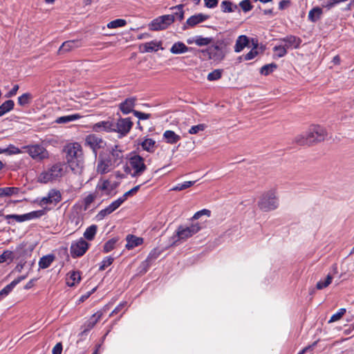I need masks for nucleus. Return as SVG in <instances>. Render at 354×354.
Segmentation results:
<instances>
[{
  "label": "nucleus",
  "instance_id": "1",
  "mask_svg": "<svg viewBox=\"0 0 354 354\" xmlns=\"http://www.w3.org/2000/svg\"><path fill=\"white\" fill-rule=\"evenodd\" d=\"M63 151L66 154V160L71 170L75 173L80 171L84 163L81 145L78 142L68 144L64 147Z\"/></svg>",
  "mask_w": 354,
  "mask_h": 354
},
{
  "label": "nucleus",
  "instance_id": "2",
  "mask_svg": "<svg viewBox=\"0 0 354 354\" xmlns=\"http://www.w3.org/2000/svg\"><path fill=\"white\" fill-rule=\"evenodd\" d=\"M326 136L325 129L319 125H312L303 134L295 138V142L299 145H311L315 142L324 141Z\"/></svg>",
  "mask_w": 354,
  "mask_h": 354
},
{
  "label": "nucleus",
  "instance_id": "3",
  "mask_svg": "<svg viewBox=\"0 0 354 354\" xmlns=\"http://www.w3.org/2000/svg\"><path fill=\"white\" fill-rule=\"evenodd\" d=\"M230 42L227 39H217L216 42L202 52L210 59L216 62L222 61L229 52Z\"/></svg>",
  "mask_w": 354,
  "mask_h": 354
},
{
  "label": "nucleus",
  "instance_id": "4",
  "mask_svg": "<svg viewBox=\"0 0 354 354\" xmlns=\"http://www.w3.org/2000/svg\"><path fill=\"white\" fill-rule=\"evenodd\" d=\"M201 224L197 222L192 223L189 226L180 225L178 227L176 234L171 237V245L176 244L180 240H186L201 230Z\"/></svg>",
  "mask_w": 354,
  "mask_h": 354
},
{
  "label": "nucleus",
  "instance_id": "5",
  "mask_svg": "<svg viewBox=\"0 0 354 354\" xmlns=\"http://www.w3.org/2000/svg\"><path fill=\"white\" fill-rule=\"evenodd\" d=\"M63 167L64 165L61 162L55 163L48 170L41 172L38 176L37 181L46 184L59 179L63 176Z\"/></svg>",
  "mask_w": 354,
  "mask_h": 354
},
{
  "label": "nucleus",
  "instance_id": "6",
  "mask_svg": "<svg viewBox=\"0 0 354 354\" xmlns=\"http://www.w3.org/2000/svg\"><path fill=\"white\" fill-rule=\"evenodd\" d=\"M279 201L274 192L270 190L263 194L258 202L259 207L263 212H270L277 208Z\"/></svg>",
  "mask_w": 354,
  "mask_h": 354
},
{
  "label": "nucleus",
  "instance_id": "7",
  "mask_svg": "<svg viewBox=\"0 0 354 354\" xmlns=\"http://www.w3.org/2000/svg\"><path fill=\"white\" fill-rule=\"evenodd\" d=\"M84 145L92 150L94 157L96 158L98 149L104 148L106 142L100 136L91 133L86 136Z\"/></svg>",
  "mask_w": 354,
  "mask_h": 354
},
{
  "label": "nucleus",
  "instance_id": "8",
  "mask_svg": "<svg viewBox=\"0 0 354 354\" xmlns=\"http://www.w3.org/2000/svg\"><path fill=\"white\" fill-rule=\"evenodd\" d=\"M175 21L174 15H165L158 17L149 24V29L153 31L165 30Z\"/></svg>",
  "mask_w": 354,
  "mask_h": 354
},
{
  "label": "nucleus",
  "instance_id": "9",
  "mask_svg": "<svg viewBox=\"0 0 354 354\" xmlns=\"http://www.w3.org/2000/svg\"><path fill=\"white\" fill-rule=\"evenodd\" d=\"M133 125V123L131 118H119L116 122H114L115 130H113V132H117L118 138H122L130 132Z\"/></svg>",
  "mask_w": 354,
  "mask_h": 354
},
{
  "label": "nucleus",
  "instance_id": "10",
  "mask_svg": "<svg viewBox=\"0 0 354 354\" xmlns=\"http://www.w3.org/2000/svg\"><path fill=\"white\" fill-rule=\"evenodd\" d=\"M130 167L133 169V172L131 174L133 178L141 176L143 172L147 169V166L145 164V160L140 155H133L129 160Z\"/></svg>",
  "mask_w": 354,
  "mask_h": 354
},
{
  "label": "nucleus",
  "instance_id": "11",
  "mask_svg": "<svg viewBox=\"0 0 354 354\" xmlns=\"http://www.w3.org/2000/svg\"><path fill=\"white\" fill-rule=\"evenodd\" d=\"M89 243L83 238L73 241L70 247L71 257L74 259L82 257L89 248Z\"/></svg>",
  "mask_w": 354,
  "mask_h": 354
},
{
  "label": "nucleus",
  "instance_id": "12",
  "mask_svg": "<svg viewBox=\"0 0 354 354\" xmlns=\"http://www.w3.org/2000/svg\"><path fill=\"white\" fill-rule=\"evenodd\" d=\"M24 149L35 160H42L48 158V151L41 145H28Z\"/></svg>",
  "mask_w": 354,
  "mask_h": 354
},
{
  "label": "nucleus",
  "instance_id": "13",
  "mask_svg": "<svg viewBox=\"0 0 354 354\" xmlns=\"http://www.w3.org/2000/svg\"><path fill=\"white\" fill-rule=\"evenodd\" d=\"M115 167L116 166L112 162V159L109 154L106 156H104L102 154H100L97 165V171L99 174H106L111 169Z\"/></svg>",
  "mask_w": 354,
  "mask_h": 354
},
{
  "label": "nucleus",
  "instance_id": "14",
  "mask_svg": "<svg viewBox=\"0 0 354 354\" xmlns=\"http://www.w3.org/2000/svg\"><path fill=\"white\" fill-rule=\"evenodd\" d=\"M62 200V194L59 190L56 189H51L48 192L46 196L43 197L40 202L39 205L42 206L44 205L54 204L56 205Z\"/></svg>",
  "mask_w": 354,
  "mask_h": 354
},
{
  "label": "nucleus",
  "instance_id": "15",
  "mask_svg": "<svg viewBox=\"0 0 354 354\" xmlns=\"http://www.w3.org/2000/svg\"><path fill=\"white\" fill-rule=\"evenodd\" d=\"M102 316V312L97 311L92 315L88 320H86L82 325L83 329L80 335L82 336L86 335L95 326Z\"/></svg>",
  "mask_w": 354,
  "mask_h": 354
},
{
  "label": "nucleus",
  "instance_id": "16",
  "mask_svg": "<svg viewBox=\"0 0 354 354\" xmlns=\"http://www.w3.org/2000/svg\"><path fill=\"white\" fill-rule=\"evenodd\" d=\"M209 18V15L203 13L194 15L187 19L186 23L183 26V30H185L189 28H193Z\"/></svg>",
  "mask_w": 354,
  "mask_h": 354
},
{
  "label": "nucleus",
  "instance_id": "17",
  "mask_svg": "<svg viewBox=\"0 0 354 354\" xmlns=\"http://www.w3.org/2000/svg\"><path fill=\"white\" fill-rule=\"evenodd\" d=\"M136 101L137 98L136 97H127L120 103L119 109L124 115H127L130 113L133 114V111H136L134 107L136 106Z\"/></svg>",
  "mask_w": 354,
  "mask_h": 354
},
{
  "label": "nucleus",
  "instance_id": "18",
  "mask_svg": "<svg viewBox=\"0 0 354 354\" xmlns=\"http://www.w3.org/2000/svg\"><path fill=\"white\" fill-rule=\"evenodd\" d=\"M123 152L124 151L121 149L119 145H115L113 147H111V149L109 151V154L112 159V162L116 166V167H118L123 162Z\"/></svg>",
  "mask_w": 354,
  "mask_h": 354
},
{
  "label": "nucleus",
  "instance_id": "19",
  "mask_svg": "<svg viewBox=\"0 0 354 354\" xmlns=\"http://www.w3.org/2000/svg\"><path fill=\"white\" fill-rule=\"evenodd\" d=\"M159 49H163L162 41H157L156 40L142 44L139 46L140 52L142 53L157 52Z\"/></svg>",
  "mask_w": 354,
  "mask_h": 354
},
{
  "label": "nucleus",
  "instance_id": "20",
  "mask_svg": "<svg viewBox=\"0 0 354 354\" xmlns=\"http://www.w3.org/2000/svg\"><path fill=\"white\" fill-rule=\"evenodd\" d=\"M279 41L284 43V46L287 49L299 48L301 43V39L299 37L292 35L280 38Z\"/></svg>",
  "mask_w": 354,
  "mask_h": 354
},
{
  "label": "nucleus",
  "instance_id": "21",
  "mask_svg": "<svg viewBox=\"0 0 354 354\" xmlns=\"http://www.w3.org/2000/svg\"><path fill=\"white\" fill-rule=\"evenodd\" d=\"M92 129L95 132H113V130H115L114 121L106 120L98 122L93 125Z\"/></svg>",
  "mask_w": 354,
  "mask_h": 354
},
{
  "label": "nucleus",
  "instance_id": "22",
  "mask_svg": "<svg viewBox=\"0 0 354 354\" xmlns=\"http://www.w3.org/2000/svg\"><path fill=\"white\" fill-rule=\"evenodd\" d=\"M82 46L80 40H68L64 41L58 50L59 54H64L71 51V50L79 48Z\"/></svg>",
  "mask_w": 354,
  "mask_h": 354
},
{
  "label": "nucleus",
  "instance_id": "23",
  "mask_svg": "<svg viewBox=\"0 0 354 354\" xmlns=\"http://www.w3.org/2000/svg\"><path fill=\"white\" fill-rule=\"evenodd\" d=\"M127 244L125 248L127 250H132L143 243V239L133 234H128L126 237Z\"/></svg>",
  "mask_w": 354,
  "mask_h": 354
},
{
  "label": "nucleus",
  "instance_id": "24",
  "mask_svg": "<svg viewBox=\"0 0 354 354\" xmlns=\"http://www.w3.org/2000/svg\"><path fill=\"white\" fill-rule=\"evenodd\" d=\"M193 50L192 48L187 47L184 43L178 41L174 43L170 48V52L173 54L178 55L190 52Z\"/></svg>",
  "mask_w": 354,
  "mask_h": 354
},
{
  "label": "nucleus",
  "instance_id": "25",
  "mask_svg": "<svg viewBox=\"0 0 354 354\" xmlns=\"http://www.w3.org/2000/svg\"><path fill=\"white\" fill-rule=\"evenodd\" d=\"M142 149L149 153H153L157 147L156 142L151 138H145L143 141L138 142Z\"/></svg>",
  "mask_w": 354,
  "mask_h": 354
},
{
  "label": "nucleus",
  "instance_id": "26",
  "mask_svg": "<svg viewBox=\"0 0 354 354\" xmlns=\"http://www.w3.org/2000/svg\"><path fill=\"white\" fill-rule=\"evenodd\" d=\"M249 43L250 40L248 37L244 35L239 36L234 46V51L236 53H240L245 47L249 45Z\"/></svg>",
  "mask_w": 354,
  "mask_h": 354
},
{
  "label": "nucleus",
  "instance_id": "27",
  "mask_svg": "<svg viewBox=\"0 0 354 354\" xmlns=\"http://www.w3.org/2000/svg\"><path fill=\"white\" fill-rule=\"evenodd\" d=\"M81 280V275L79 271H71L67 274L66 284L69 287H73L78 283Z\"/></svg>",
  "mask_w": 354,
  "mask_h": 354
},
{
  "label": "nucleus",
  "instance_id": "28",
  "mask_svg": "<svg viewBox=\"0 0 354 354\" xmlns=\"http://www.w3.org/2000/svg\"><path fill=\"white\" fill-rule=\"evenodd\" d=\"M4 218L7 221L9 225H14V221L22 223L27 221V214H7L4 216Z\"/></svg>",
  "mask_w": 354,
  "mask_h": 354
},
{
  "label": "nucleus",
  "instance_id": "29",
  "mask_svg": "<svg viewBox=\"0 0 354 354\" xmlns=\"http://www.w3.org/2000/svg\"><path fill=\"white\" fill-rule=\"evenodd\" d=\"M117 207L112 202L109 206L106 208L100 210L97 215L95 216V219L97 221H101L104 219L107 215H109L112 212H113L115 209H117Z\"/></svg>",
  "mask_w": 354,
  "mask_h": 354
},
{
  "label": "nucleus",
  "instance_id": "30",
  "mask_svg": "<svg viewBox=\"0 0 354 354\" xmlns=\"http://www.w3.org/2000/svg\"><path fill=\"white\" fill-rule=\"evenodd\" d=\"M55 256L53 254H49L43 256L39 261V268L40 269H46L50 267L51 263L55 261Z\"/></svg>",
  "mask_w": 354,
  "mask_h": 354
},
{
  "label": "nucleus",
  "instance_id": "31",
  "mask_svg": "<svg viewBox=\"0 0 354 354\" xmlns=\"http://www.w3.org/2000/svg\"><path fill=\"white\" fill-rule=\"evenodd\" d=\"M323 11L322 9L318 6L312 8L308 15V19L313 22L315 23L321 19Z\"/></svg>",
  "mask_w": 354,
  "mask_h": 354
},
{
  "label": "nucleus",
  "instance_id": "32",
  "mask_svg": "<svg viewBox=\"0 0 354 354\" xmlns=\"http://www.w3.org/2000/svg\"><path fill=\"white\" fill-rule=\"evenodd\" d=\"M21 188L16 187H6L0 188V196H11L18 195Z\"/></svg>",
  "mask_w": 354,
  "mask_h": 354
},
{
  "label": "nucleus",
  "instance_id": "33",
  "mask_svg": "<svg viewBox=\"0 0 354 354\" xmlns=\"http://www.w3.org/2000/svg\"><path fill=\"white\" fill-rule=\"evenodd\" d=\"M238 8V6L230 0H224L221 3V10L224 13L234 12Z\"/></svg>",
  "mask_w": 354,
  "mask_h": 354
},
{
  "label": "nucleus",
  "instance_id": "34",
  "mask_svg": "<svg viewBox=\"0 0 354 354\" xmlns=\"http://www.w3.org/2000/svg\"><path fill=\"white\" fill-rule=\"evenodd\" d=\"M163 138L166 139L167 143L171 145L177 143L180 140V136L171 130L165 131Z\"/></svg>",
  "mask_w": 354,
  "mask_h": 354
},
{
  "label": "nucleus",
  "instance_id": "35",
  "mask_svg": "<svg viewBox=\"0 0 354 354\" xmlns=\"http://www.w3.org/2000/svg\"><path fill=\"white\" fill-rule=\"evenodd\" d=\"M81 118H82V115H80L78 113L63 115V116L57 118L55 120V122L57 124H66V123H68V122H71L73 121H75Z\"/></svg>",
  "mask_w": 354,
  "mask_h": 354
},
{
  "label": "nucleus",
  "instance_id": "36",
  "mask_svg": "<svg viewBox=\"0 0 354 354\" xmlns=\"http://www.w3.org/2000/svg\"><path fill=\"white\" fill-rule=\"evenodd\" d=\"M184 5L179 4L175 6L171 7L170 9L174 10V12L171 15H174L175 20H178L181 21L184 19L185 11L183 10Z\"/></svg>",
  "mask_w": 354,
  "mask_h": 354
},
{
  "label": "nucleus",
  "instance_id": "37",
  "mask_svg": "<svg viewBox=\"0 0 354 354\" xmlns=\"http://www.w3.org/2000/svg\"><path fill=\"white\" fill-rule=\"evenodd\" d=\"M15 102L12 100H8L0 105V117L4 115L14 109Z\"/></svg>",
  "mask_w": 354,
  "mask_h": 354
},
{
  "label": "nucleus",
  "instance_id": "38",
  "mask_svg": "<svg viewBox=\"0 0 354 354\" xmlns=\"http://www.w3.org/2000/svg\"><path fill=\"white\" fill-rule=\"evenodd\" d=\"M33 96L30 93H25L17 98V103L21 106H26L30 104L32 102Z\"/></svg>",
  "mask_w": 354,
  "mask_h": 354
},
{
  "label": "nucleus",
  "instance_id": "39",
  "mask_svg": "<svg viewBox=\"0 0 354 354\" xmlns=\"http://www.w3.org/2000/svg\"><path fill=\"white\" fill-rule=\"evenodd\" d=\"M96 189L98 190L104 191L106 195H109L114 189V187L111 185L110 181L109 180H104L98 183Z\"/></svg>",
  "mask_w": 354,
  "mask_h": 354
},
{
  "label": "nucleus",
  "instance_id": "40",
  "mask_svg": "<svg viewBox=\"0 0 354 354\" xmlns=\"http://www.w3.org/2000/svg\"><path fill=\"white\" fill-rule=\"evenodd\" d=\"M97 227L96 225H91L88 227L84 232V236L88 241H92L97 233Z\"/></svg>",
  "mask_w": 354,
  "mask_h": 354
},
{
  "label": "nucleus",
  "instance_id": "41",
  "mask_svg": "<svg viewBox=\"0 0 354 354\" xmlns=\"http://www.w3.org/2000/svg\"><path fill=\"white\" fill-rule=\"evenodd\" d=\"M47 209V208H44L43 209L35 210L26 213L28 221L41 218L46 214Z\"/></svg>",
  "mask_w": 354,
  "mask_h": 354
},
{
  "label": "nucleus",
  "instance_id": "42",
  "mask_svg": "<svg viewBox=\"0 0 354 354\" xmlns=\"http://www.w3.org/2000/svg\"><path fill=\"white\" fill-rule=\"evenodd\" d=\"M213 39L212 37H203L201 35H196L194 39L195 44L198 46H205L209 45Z\"/></svg>",
  "mask_w": 354,
  "mask_h": 354
},
{
  "label": "nucleus",
  "instance_id": "43",
  "mask_svg": "<svg viewBox=\"0 0 354 354\" xmlns=\"http://www.w3.org/2000/svg\"><path fill=\"white\" fill-rule=\"evenodd\" d=\"M277 68V65L274 63L266 64L261 68L260 73L263 75H268Z\"/></svg>",
  "mask_w": 354,
  "mask_h": 354
},
{
  "label": "nucleus",
  "instance_id": "44",
  "mask_svg": "<svg viewBox=\"0 0 354 354\" xmlns=\"http://www.w3.org/2000/svg\"><path fill=\"white\" fill-rule=\"evenodd\" d=\"M118 239L116 238H112L107 241L103 246V252L108 253L113 250L115 248Z\"/></svg>",
  "mask_w": 354,
  "mask_h": 354
},
{
  "label": "nucleus",
  "instance_id": "45",
  "mask_svg": "<svg viewBox=\"0 0 354 354\" xmlns=\"http://www.w3.org/2000/svg\"><path fill=\"white\" fill-rule=\"evenodd\" d=\"M196 181H185L182 183H178L176 186L173 187L171 190L172 191H182L187 189L195 184Z\"/></svg>",
  "mask_w": 354,
  "mask_h": 354
},
{
  "label": "nucleus",
  "instance_id": "46",
  "mask_svg": "<svg viewBox=\"0 0 354 354\" xmlns=\"http://www.w3.org/2000/svg\"><path fill=\"white\" fill-rule=\"evenodd\" d=\"M114 259L115 258L112 256H107L104 257L100 264L99 271H103L110 266L114 261Z\"/></svg>",
  "mask_w": 354,
  "mask_h": 354
},
{
  "label": "nucleus",
  "instance_id": "47",
  "mask_svg": "<svg viewBox=\"0 0 354 354\" xmlns=\"http://www.w3.org/2000/svg\"><path fill=\"white\" fill-rule=\"evenodd\" d=\"M332 280H333L332 275L328 274L327 275L326 278L324 279V281L319 280L317 283V284H316L317 289L322 290V289L326 288L327 286H328L331 283Z\"/></svg>",
  "mask_w": 354,
  "mask_h": 354
},
{
  "label": "nucleus",
  "instance_id": "48",
  "mask_svg": "<svg viewBox=\"0 0 354 354\" xmlns=\"http://www.w3.org/2000/svg\"><path fill=\"white\" fill-rule=\"evenodd\" d=\"M126 24H127V21L125 19H117L110 21L107 24V27L109 28H117L123 27Z\"/></svg>",
  "mask_w": 354,
  "mask_h": 354
},
{
  "label": "nucleus",
  "instance_id": "49",
  "mask_svg": "<svg viewBox=\"0 0 354 354\" xmlns=\"http://www.w3.org/2000/svg\"><path fill=\"white\" fill-rule=\"evenodd\" d=\"M14 256L13 252L12 251L6 250L3 252L0 255V263H5L8 261V263H10L13 261Z\"/></svg>",
  "mask_w": 354,
  "mask_h": 354
},
{
  "label": "nucleus",
  "instance_id": "50",
  "mask_svg": "<svg viewBox=\"0 0 354 354\" xmlns=\"http://www.w3.org/2000/svg\"><path fill=\"white\" fill-rule=\"evenodd\" d=\"M273 51L276 53V55L278 57L281 58L284 57L287 54L288 49L286 48L284 45H278L275 46L273 48Z\"/></svg>",
  "mask_w": 354,
  "mask_h": 354
},
{
  "label": "nucleus",
  "instance_id": "51",
  "mask_svg": "<svg viewBox=\"0 0 354 354\" xmlns=\"http://www.w3.org/2000/svg\"><path fill=\"white\" fill-rule=\"evenodd\" d=\"M223 71L221 69H215L207 75L209 81H215L219 80L222 76Z\"/></svg>",
  "mask_w": 354,
  "mask_h": 354
},
{
  "label": "nucleus",
  "instance_id": "52",
  "mask_svg": "<svg viewBox=\"0 0 354 354\" xmlns=\"http://www.w3.org/2000/svg\"><path fill=\"white\" fill-rule=\"evenodd\" d=\"M346 311V309L344 308H339L336 313L333 314L331 316L328 322L331 323V322H334L339 320L342 317V316L345 314Z\"/></svg>",
  "mask_w": 354,
  "mask_h": 354
},
{
  "label": "nucleus",
  "instance_id": "53",
  "mask_svg": "<svg viewBox=\"0 0 354 354\" xmlns=\"http://www.w3.org/2000/svg\"><path fill=\"white\" fill-rule=\"evenodd\" d=\"M15 287V286L14 285V283L10 282L9 284L6 286L1 290H0V296H1L3 298L6 297L12 292Z\"/></svg>",
  "mask_w": 354,
  "mask_h": 354
},
{
  "label": "nucleus",
  "instance_id": "54",
  "mask_svg": "<svg viewBox=\"0 0 354 354\" xmlns=\"http://www.w3.org/2000/svg\"><path fill=\"white\" fill-rule=\"evenodd\" d=\"M239 6L244 12H248L252 10L253 6L250 0H243L239 3Z\"/></svg>",
  "mask_w": 354,
  "mask_h": 354
},
{
  "label": "nucleus",
  "instance_id": "55",
  "mask_svg": "<svg viewBox=\"0 0 354 354\" xmlns=\"http://www.w3.org/2000/svg\"><path fill=\"white\" fill-rule=\"evenodd\" d=\"M207 127L205 124H199L197 125L192 126L188 131L190 134H196L199 131H204Z\"/></svg>",
  "mask_w": 354,
  "mask_h": 354
},
{
  "label": "nucleus",
  "instance_id": "56",
  "mask_svg": "<svg viewBox=\"0 0 354 354\" xmlns=\"http://www.w3.org/2000/svg\"><path fill=\"white\" fill-rule=\"evenodd\" d=\"M161 252L158 248L153 249L149 254H148L147 259L148 261H151L152 263L156 260L159 256L160 255Z\"/></svg>",
  "mask_w": 354,
  "mask_h": 354
},
{
  "label": "nucleus",
  "instance_id": "57",
  "mask_svg": "<svg viewBox=\"0 0 354 354\" xmlns=\"http://www.w3.org/2000/svg\"><path fill=\"white\" fill-rule=\"evenodd\" d=\"M95 198V196L90 194L87 196H86L84 199V209L87 210V209L89 207L90 205L94 201Z\"/></svg>",
  "mask_w": 354,
  "mask_h": 354
},
{
  "label": "nucleus",
  "instance_id": "58",
  "mask_svg": "<svg viewBox=\"0 0 354 354\" xmlns=\"http://www.w3.org/2000/svg\"><path fill=\"white\" fill-rule=\"evenodd\" d=\"M133 115L138 118V120H148L151 118V115L150 113H143L139 111L136 110L133 111Z\"/></svg>",
  "mask_w": 354,
  "mask_h": 354
},
{
  "label": "nucleus",
  "instance_id": "59",
  "mask_svg": "<svg viewBox=\"0 0 354 354\" xmlns=\"http://www.w3.org/2000/svg\"><path fill=\"white\" fill-rule=\"evenodd\" d=\"M211 214V212L207 209H201L197 212H196L194 216L192 218V220H197L201 216L203 215H207V216H209Z\"/></svg>",
  "mask_w": 354,
  "mask_h": 354
},
{
  "label": "nucleus",
  "instance_id": "60",
  "mask_svg": "<svg viewBox=\"0 0 354 354\" xmlns=\"http://www.w3.org/2000/svg\"><path fill=\"white\" fill-rule=\"evenodd\" d=\"M6 153L9 155L18 154L21 152V150L13 145H10L7 148H6Z\"/></svg>",
  "mask_w": 354,
  "mask_h": 354
},
{
  "label": "nucleus",
  "instance_id": "61",
  "mask_svg": "<svg viewBox=\"0 0 354 354\" xmlns=\"http://www.w3.org/2000/svg\"><path fill=\"white\" fill-rule=\"evenodd\" d=\"M258 54H259V52L257 50L251 49L249 53H248L247 54H245L244 55V59L247 60V61L251 60V59H254L256 56H257Z\"/></svg>",
  "mask_w": 354,
  "mask_h": 354
},
{
  "label": "nucleus",
  "instance_id": "62",
  "mask_svg": "<svg viewBox=\"0 0 354 354\" xmlns=\"http://www.w3.org/2000/svg\"><path fill=\"white\" fill-rule=\"evenodd\" d=\"M218 0H204L205 6L207 8H214L218 4Z\"/></svg>",
  "mask_w": 354,
  "mask_h": 354
},
{
  "label": "nucleus",
  "instance_id": "63",
  "mask_svg": "<svg viewBox=\"0 0 354 354\" xmlns=\"http://www.w3.org/2000/svg\"><path fill=\"white\" fill-rule=\"evenodd\" d=\"M19 88V86L18 84H15L11 90L6 94L5 97L9 98L15 96L17 94Z\"/></svg>",
  "mask_w": 354,
  "mask_h": 354
},
{
  "label": "nucleus",
  "instance_id": "64",
  "mask_svg": "<svg viewBox=\"0 0 354 354\" xmlns=\"http://www.w3.org/2000/svg\"><path fill=\"white\" fill-rule=\"evenodd\" d=\"M63 350L62 344L61 342H58L53 347L52 353L53 354H62Z\"/></svg>",
  "mask_w": 354,
  "mask_h": 354
}]
</instances>
